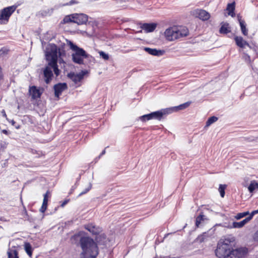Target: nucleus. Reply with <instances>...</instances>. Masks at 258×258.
Returning a JSON list of instances; mask_svg holds the SVG:
<instances>
[{"instance_id":"1","label":"nucleus","mask_w":258,"mask_h":258,"mask_svg":"<svg viewBox=\"0 0 258 258\" xmlns=\"http://www.w3.org/2000/svg\"><path fill=\"white\" fill-rule=\"evenodd\" d=\"M247 253V248L235 245L234 237L220 239L215 250L216 255L219 258H245Z\"/></svg>"},{"instance_id":"2","label":"nucleus","mask_w":258,"mask_h":258,"mask_svg":"<svg viewBox=\"0 0 258 258\" xmlns=\"http://www.w3.org/2000/svg\"><path fill=\"white\" fill-rule=\"evenodd\" d=\"M80 244L82 249V258H96L98 254V249L93 239L87 236L82 237Z\"/></svg>"},{"instance_id":"3","label":"nucleus","mask_w":258,"mask_h":258,"mask_svg":"<svg viewBox=\"0 0 258 258\" xmlns=\"http://www.w3.org/2000/svg\"><path fill=\"white\" fill-rule=\"evenodd\" d=\"M57 46L54 44H49L46 48L45 58L48 61V65L53 69L54 74L58 76L60 74V70L57 64L58 56H57Z\"/></svg>"},{"instance_id":"4","label":"nucleus","mask_w":258,"mask_h":258,"mask_svg":"<svg viewBox=\"0 0 258 258\" xmlns=\"http://www.w3.org/2000/svg\"><path fill=\"white\" fill-rule=\"evenodd\" d=\"M70 48L73 51L72 54L73 62L79 64H84V59L89 57V55L83 48L78 47L70 40H67Z\"/></svg>"},{"instance_id":"5","label":"nucleus","mask_w":258,"mask_h":258,"mask_svg":"<svg viewBox=\"0 0 258 258\" xmlns=\"http://www.w3.org/2000/svg\"><path fill=\"white\" fill-rule=\"evenodd\" d=\"M164 34L168 40L173 41L187 36L188 31L185 28L173 27L167 29L164 32Z\"/></svg>"},{"instance_id":"6","label":"nucleus","mask_w":258,"mask_h":258,"mask_svg":"<svg viewBox=\"0 0 258 258\" xmlns=\"http://www.w3.org/2000/svg\"><path fill=\"white\" fill-rule=\"evenodd\" d=\"M16 7L13 6L5 8L0 11V23L6 24L9 20L10 16L14 12Z\"/></svg>"},{"instance_id":"7","label":"nucleus","mask_w":258,"mask_h":258,"mask_svg":"<svg viewBox=\"0 0 258 258\" xmlns=\"http://www.w3.org/2000/svg\"><path fill=\"white\" fill-rule=\"evenodd\" d=\"M251 219L249 216L246 217L244 219L240 222H233L232 224H229L228 225H226V223H224V226L229 229L232 228H241L243 227L246 224H247Z\"/></svg>"},{"instance_id":"8","label":"nucleus","mask_w":258,"mask_h":258,"mask_svg":"<svg viewBox=\"0 0 258 258\" xmlns=\"http://www.w3.org/2000/svg\"><path fill=\"white\" fill-rule=\"evenodd\" d=\"M29 92L32 99L35 100L40 98L43 93V89L35 86L30 87Z\"/></svg>"},{"instance_id":"9","label":"nucleus","mask_w":258,"mask_h":258,"mask_svg":"<svg viewBox=\"0 0 258 258\" xmlns=\"http://www.w3.org/2000/svg\"><path fill=\"white\" fill-rule=\"evenodd\" d=\"M72 18L74 19V23L78 25L83 24L88 21V16L84 14H73Z\"/></svg>"},{"instance_id":"10","label":"nucleus","mask_w":258,"mask_h":258,"mask_svg":"<svg viewBox=\"0 0 258 258\" xmlns=\"http://www.w3.org/2000/svg\"><path fill=\"white\" fill-rule=\"evenodd\" d=\"M194 15L203 21L208 20L210 17V14L204 10H196L194 12Z\"/></svg>"},{"instance_id":"11","label":"nucleus","mask_w":258,"mask_h":258,"mask_svg":"<svg viewBox=\"0 0 258 258\" xmlns=\"http://www.w3.org/2000/svg\"><path fill=\"white\" fill-rule=\"evenodd\" d=\"M67 88V84L65 83H58L54 86L55 96L58 98L62 92Z\"/></svg>"},{"instance_id":"12","label":"nucleus","mask_w":258,"mask_h":258,"mask_svg":"<svg viewBox=\"0 0 258 258\" xmlns=\"http://www.w3.org/2000/svg\"><path fill=\"white\" fill-rule=\"evenodd\" d=\"M144 50L149 54L154 56H161L165 53V51L163 50H158L149 47H144Z\"/></svg>"},{"instance_id":"13","label":"nucleus","mask_w":258,"mask_h":258,"mask_svg":"<svg viewBox=\"0 0 258 258\" xmlns=\"http://www.w3.org/2000/svg\"><path fill=\"white\" fill-rule=\"evenodd\" d=\"M157 27L156 23H144L142 24L141 28L143 29L146 33L153 32Z\"/></svg>"},{"instance_id":"14","label":"nucleus","mask_w":258,"mask_h":258,"mask_svg":"<svg viewBox=\"0 0 258 258\" xmlns=\"http://www.w3.org/2000/svg\"><path fill=\"white\" fill-rule=\"evenodd\" d=\"M236 45L240 48H244L245 46L251 48L249 44L245 40H243V38L240 36H235L234 37Z\"/></svg>"},{"instance_id":"15","label":"nucleus","mask_w":258,"mask_h":258,"mask_svg":"<svg viewBox=\"0 0 258 258\" xmlns=\"http://www.w3.org/2000/svg\"><path fill=\"white\" fill-rule=\"evenodd\" d=\"M49 195V191H47L43 195V200L42 205L41 208L40 209V211L41 213H44V212L46 211L47 209Z\"/></svg>"},{"instance_id":"16","label":"nucleus","mask_w":258,"mask_h":258,"mask_svg":"<svg viewBox=\"0 0 258 258\" xmlns=\"http://www.w3.org/2000/svg\"><path fill=\"white\" fill-rule=\"evenodd\" d=\"M43 75L45 78L44 81H49L51 79L53 73L51 69L47 67L43 71Z\"/></svg>"},{"instance_id":"17","label":"nucleus","mask_w":258,"mask_h":258,"mask_svg":"<svg viewBox=\"0 0 258 258\" xmlns=\"http://www.w3.org/2000/svg\"><path fill=\"white\" fill-rule=\"evenodd\" d=\"M238 18L242 34L245 36L247 35L248 30L246 28V24L244 21L241 20V17H240L239 16H238Z\"/></svg>"},{"instance_id":"18","label":"nucleus","mask_w":258,"mask_h":258,"mask_svg":"<svg viewBox=\"0 0 258 258\" xmlns=\"http://www.w3.org/2000/svg\"><path fill=\"white\" fill-rule=\"evenodd\" d=\"M235 10V3L233 2L231 4H228L227 6L226 10L228 12L229 15L233 17L234 15V11Z\"/></svg>"},{"instance_id":"19","label":"nucleus","mask_w":258,"mask_h":258,"mask_svg":"<svg viewBox=\"0 0 258 258\" xmlns=\"http://www.w3.org/2000/svg\"><path fill=\"white\" fill-rule=\"evenodd\" d=\"M152 119L160 120L162 117V113L161 110L154 111L150 113Z\"/></svg>"},{"instance_id":"20","label":"nucleus","mask_w":258,"mask_h":258,"mask_svg":"<svg viewBox=\"0 0 258 258\" xmlns=\"http://www.w3.org/2000/svg\"><path fill=\"white\" fill-rule=\"evenodd\" d=\"M207 218L206 216L203 214V213H201L199 216H198L196 220V226L197 227H199L200 225L205 220H206Z\"/></svg>"},{"instance_id":"21","label":"nucleus","mask_w":258,"mask_h":258,"mask_svg":"<svg viewBox=\"0 0 258 258\" xmlns=\"http://www.w3.org/2000/svg\"><path fill=\"white\" fill-rule=\"evenodd\" d=\"M86 229L93 234H97L99 232V230L92 224H89L85 227Z\"/></svg>"},{"instance_id":"22","label":"nucleus","mask_w":258,"mask_h":258,"mask_svg":"<svg viewBox=\"0 0 258 258\" xmlns=\"http://www.w3.org/2000/svg\"><path fill=\"white\" fill-rule=\"evenodd\" d=\"M8 255V258H19L18 252L15 249L9 250Z\"/></svg>"},{"instance_id":"23","label":"nucleus","mask_w":258,"mask_h":258,"mask_svg":"<svg viewBox=\"0 0 258 258\" xmlns=\"http://www.w3.org/2000/svg\"><path fill=\"white\" fill-rule=\"evenodd\" d=\"M250 213H249L248 211H245L244 212L239 213L237 214L235 216H234V218L236 220H240L244 217H248L250 215Z\"/></svg>"},{"instance_id":"24","label":"nucleus","mask_w":258,"mask_h":258,"mask_svg":"<svg viewBox=\"0 0 258 258\" xmlns=\"http://www.w3.org/2000/svg\"><path fill=\"white\" fill-rule=\"evenodd\" d=\"M220 33L221 34H227L230 32V28L228 24H223L220 29Z\"/></svg>"},{"instance_id":"25","label":"nucleus","mask_w":258,"mask_h":258,"mask_svg":"<svg viewBox=\"0 0 258 258\" xmlns=\"http://www.w3.org/2000/svg\"><path fill=\"white\" fill-rule=\"evenodd\" d=\"M190 103H191L190 102H186L183 103L182 104H180L178 106H174L175 108V111L177 112L179 110H183V109L186 108L187 107H188L189 106Z\"/></svg>"},{"instance_id":"26","label":"nucleus","mask_w":258,"mask_h":258,"mask_svg":"<svg viewBox=\"0 0 258 258\" xmlns=\"http://www.w3.org/2000/svg\"><path fill=\"white\" fill-rule=\"evenodd\" d=\"M248 188L250 192H252L254 190L258 189V183L255 181L251 182Z\"/></svg>"},{"instance_id":"27","label":"nucleus","mask_w":258,"mask_h":258,"mask_svg":"<svg viewBox=\"0 0 258 258\" xmlns=\"http://www.w3.org/2000/svg\"><path fill=\"white\" fill-rule=\"evenodd\" d=\"M161 111L162 113V116L164 114H168L172 113V112H176L175 107L167 108L165 109L161 110Z\"/></svg>"},{"instance_id":"28","label":"nucleus","mask_w":258,"mask_h":258,"mask_svg":"<svg viewBox=\"0 0 258 258\" xmlns=\"http://www.w3.org/2000/svg\"><path fill=\"white\" fill-rule=\"evenodd\" d=\"M209 237L208 232H204L202 234L199 235L197 238V240L200 243L204 242L205 239Z\"/></svg>"},{"instance_id":"29","label":"nucleus","mask_w":258,"mask_h":258,"mask_svg":"<svg viewBox=\"0 0 258 258\" xmlns=\"http://www.w3.org/2000/svg\"><path fill=\"white\" fill-rule=\"evenodd\" d=\"M24 248L26 253L29 255L31 256L32 255V247L31 244L29 243H25L24 244Z\"/></svg>"},{"instance_id":"30","label":"nucleus","mask_w":258,"mask_h":258,"mask_svg":"<svg viewBox=\"0 0 258 258\" xmlns=\"http://www.w3.org/2000/svg\"><path fill=\"white\" fill-rule=\"evenodd\" d=\"M58 53L60 58L59 59V63H64V62L63 59L61 58V56H64L66 55V52L64 50L61 49L60 48H57V54Z\"/></svg>"},{"instance_id":"31","label":"nucleus","mask_w":258,"mask_h":258,"mask_svg":"<svg viewBox=\"0 0 258 258\" xmlns=\"http://www.w3.org/2000/svg\"><path fill=\"white\" fill-rule=\"evenodd\" d=\"M218 120V117L216 116L210 117L206 122V126H209Z\"/></svg>"},{"instance_id":"32","label":"nucleus","mask_w":258,"mask_h":258,"mask_svg":"<svg viewBox=\"0 0 258 258\" xmlns=\"http://www.w3.org/2000/svg\"><path fill=\"white\" fill-rule=\"evenodd\" d=\"M139 119L142 121L143 122L146 121L147 120H149L152 119L150 113L143 115L139 117Z\"/></svg>"},{"instance_id":"33","label":"nucleus","mask_w":258,"mask_h":258,"mask_svg":"<svg viewBox=\"0 0 258 258\" xmlns=\"http://www.w3.org/2000/svg\"><path fill=\"white\" fill-rule=\"evenodd\" d=\"M226 187L225 184H220L219 187V191L220 192V195L222 197H224L225 195V189Z\"/></svg>"},{"instance_id":"34","label":"nucleus","mask_w":258,"mask_h":258,"mask_svg":"<svg viewBox=\"0 0 258 258\" xmlns=\"http://www.w3.org/2000/svg\"><path fill=\"white\" fill-rule=\"evenodd\" d=\"M74 19L72 18V15L66 16L63 20L64 23H68L70 22L74 23Z\"/></svg>"},{"instance_id":"35","label":"nucleus","mask_w":258,"mask_h":258,"mask_svg":"<svg viewBox=\"0 0 258 258\" xmlns=\"http://www.w3.org/2000/svg\"><path fill=\"white\" fill-rule=\"evenodd\" d=\"M86 74V72L85 71H82L79 73L76 74V80L80 81L83 79L84 75Z\"/></svg>"},{"instance_id":"36","label":"nucleus","mask_w":258,"mask_h":258,"mask_svg":"<svg viewBox=\"0 0 258 258\" xmlns=\"http://www.w3.org/2000/svg\"><path fill=\"white\" fill-rule=\"evenodd\" d=\"M100 56L104 60H108L109 59V55L108 54L106 53L105 52L100 51L99 52Z\"/></svg>"},{"instance_id":"37","label":"nucleus","mask_w":258,"mask_h":258,"mask_svg":"<svg viewBox=\"0 0 258 258\" xmlns=\"http://www.w3.org/2000/svg\"><path fill=\"white\" fill-rule=\"evenodd\" d=\"M92 188V184L91 183H89L88 187L87 188H86L83 191H82L80 194H79V196H81L84 194H86L87 192H88Z\"/></svg>"},{"instance_id":"38","label":"nucleus","mask_w":258,"mask_h":258,"mask_svg":"<svg viewBox=\"0 0 258 258\" xmlns=\"http://www.w3.org/2000/svg\"><path fill=\"white\" fill-rule=\"evenodd\" d=\"M9 51V50L6 48L3 47L0 49V56H3L7 54Z\"/></svg>"},{"instance_id":"39","label":"nucleus","mask_w":258,"mask_h":258,"mask_svg":"<svg viewBox=\"0 0 258 258\" xmlns=\"http://www.w3.org/2000/svg\"><path fill=\"white\" fill-rule=\"evenodd\" d=\"M68 77L73 81H77L76 80V74L74 73H70L68 74Z\"/></svg>"},{"instance_id":"40","label":"nucleus","mask_w":258,"mask_h":258,"mask_svg":"<svg viewBox=\"0 0 258 258\" xmlns=\"http://www.w3.org/2000/svg\"><path fill=\"white\" fill-rule=\"evenodd\" d=\"M253 240L256 242H258V230L254 232L252 236Z\"/></svg>"},{"instance_id":"41","label":"nucleus","mask_w":258,"mask_h":258,"mask_svg":"<svg viewBox=\"0 0 258 258\" xmlns=\"http://www.w3.org/2000/svg\"><path fill=\"white\" fill-rule=\"evenodd\" d=\"M258 214V209L257 210H254L253 211H252L250 215H249V216L250 217V218L252 219L253 216L255 215V214Z\"/></svg>"},{"instance_id":"42","label":"nucleus","mask_w":258,"mask_h":258,"mask_svg":"<svg viewBox=\"0 0 258 258\" xmlns=\"http://www.w3.org/2000/svg\"><path fill=\"white\" fill-rule=\"evenodd\" d=\"M78 2L76 0H71L67 5H72L75 4H78Z\"/></svg>"},{"instance_id":"43","label":"nucleus","mask_w":258,"mask_h":258,"mask_svg":"<svg viewBox=\"0 0 258 258\" xmlns=\"http://www.w3.org/2000/svg\"><path fill=\"white\" fill-rule=\"evenodd\" d=\"M244 59L246 61L249 62L250 61V56L247 54H245L244 56Z\"/></svg>"},{"instance_id":"44","label":"nucleus","mask_w":258,"mask_h":258,"mask_svg":"<svg viewBox=\"0 0 258 258\" xmlns=\"http://www.w3.org/2000/svg\"><path fill=\"white\" fill-rule=\"evenodd\" d=\"M68 202V200H66L63 202V203L61 204V206L63 207L65 205H66Z\"/></svg>"},{"instance_id":"45","label":"nucleus","mask_w":258,"mask_h":258,"mask_svg":"<svg viewBox=\"0 0 258 258\" xmlns=\"http://www.w3.org/2000/svg\"><path fill=\"white\" fill-rule=\"evenodd\" d=\"M3 79V74L2 72V69L0 67V80Z\"/></svg>"},{"instance_id":"46","label":"nucleus","mask_w":258,"mask_h":258,"mask_svg":"<svg viewBox=\"0 0 258 258\" xmlns=\"http://www.w3.org/2000/svg\"><path fill=\"white\" fill-rule=\"evenodd\" d=\"M105 150H104L102 151V152H101V153L100 154V155H99V158L101 156H102L103 155L105 154Z\"/></svg>"},{"instance_id":"47","label":"nucleus","mask_w":258,"mask_h":258,"mask_svg":"<svg viewBox=\"0 0 258 258\" xmlns=\"http://www.w3.org/2000/svg\"><path fill=\"white\" fill-rule=\"evenodd\" d=\"M2 113H3V116H4L5 117H7V115H6V112H5V110H3L2 111Z\"/></svg>"},{"instance_id":"48","label":"nucleus","mask_w":258,"mask_h":258,"mask_svg":"<svg viewBox=\"0 0 258 258\" xmlns=\"http://www.w3.org/2000/svg\"><path fill=\"white\" fill-rule=\"evenodd\" d=\"M2 132L6 135H7L8 134V132L6 130H3L2 131Z\"/></svg>"},{"instance_id":"49","label":"nucleus","mask_w":258,"mask_h":258,"mask_svg":"<svg viewBox=\"0 0 258 258\" xmlns=\"http://www.w3.org/2000/svg\"><path fill=\"white\" fill-rule=\"evenodd\" d=\"M24 212L26 215H27V212L25 208H24Z\"/></svg>"},{"instance_id":"50","label":"nucleus","mask_w":258,"mask_h":258,"mask_svg":"<svg viewBox=\"0 0 258 258\" xmlns=\"http://www.w3.org/2000/svg\"><path fill=\"white\" fill-rule=\"evenodd\" d=\"M164 258H173V257H171L170 256H167L164 257Z\"/></svg>"},{"instance_id":"51","label":"nucleus","mask_w":258,"mask_h":258,"mask_svg":"<svg viewBox=\"0 0 258 258\" xmlns=\"http://www.w3.org/2000/svg\"><path fill=\"white\" fill-rule=\"evenodd\" d=\"M15 123V122L14 121V120H12V123L13 124H14Z\"/></svg>"}]
</instances>
